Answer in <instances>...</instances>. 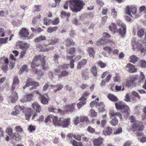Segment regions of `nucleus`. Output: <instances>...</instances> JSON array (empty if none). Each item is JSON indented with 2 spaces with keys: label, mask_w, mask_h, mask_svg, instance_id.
I'll return each instance as SVG.
<instances>
[{
  "label": "nucleus",
  "mask_w": 146,
  "mask_h": 146,
  "mask_svg": "<svg viewBox=\"0 0 146 146\" xmlns=\"http://www.w3.org/2000/svg\"><path fill=\"white\" fill-rule=\"evenodd\" d=\"M10 58L9 63L11 64V66H14V62L16 60L15 58L14 57V56L13 55H11Z\"/></svg>",
  "instance_id": "nucleus-40"
},
{
  "label": "nucleus",
  "mask_w": 146,
  "mask_h": 146,
  "mask_svg": "<svg viewBox=\"0 0 146 146\" xmlns=\"http://www.w3.org/2000/svg\"><path fill=\"white\" fill-rule=\"evenodd\" d=\"M19 83V80L17 76H15L14 77L13 79V83L12 85V90H14L15 89V86L18 84Z\"/></svg>",
  "instance_id": "nucleus-21"
},
{
  "label": "nucleus",
  "mask_w": 146,
  "mask_h": 146,
  "mask_svg": "<svg viewBox=\"0 0 146 146\" xmlns=\"http://www.w3.org/2000/svg\"><path fill=\"white\" fill-rule=\"evenodd\" d=\"M109 28L111 31L114 33H115L117 31L116 25L114 23H112L109 26Z\"/></svg>",
  "instance_id": "nucleus-23"
},
{
  "label": "nucleus",
  "mask_w": 146,
  "mask_h": 146,
  "mask_svg": "<svg viewBox=\"0 0 146 146\" xmlns=\"http://www.w3.org/2000/svg\"><path fill=\"white\" fill-rule=\"evenodd\" d=\"M67 109L70 111H73L75 110L74 106L73 104L68 106L67 107Z\"/></svg>",
  "instance_id": "nucleus-41"
},
{
  "label": "nucleus",
  "mask_w": 146,
  "mask_h": 146,
  "mask_svg": "<svg viewBox=\"0 0 146 146\" xmlns=\"http://www.w3.org/2000/svg\"><path fill=\"white\" fill-rule=\"evenodd\" d=\"M46 39V37L44 36H41L39 37H37L35 39V42H40L42 41L45 40Z\"/></svg>",
  "instance_id": "nucleus-32"
},
{
  "label": "nucleus",
  "mask_w": 146,
  "mask_h": 146,
  "mask_svg": "<svg viewBox=\"0 0 146 146\" xmlns=\"http://www.w3.org/2000/svg\"><path fill=\"white\" fill-rule=\"evenodd\" d=\"M8 39V37L0 38V43L5 44L7 43Z\"/></svg>",
  "instance_id": "nucleus-50"
},
{
  "label": "nucleus",
  "mask_w": 146,
  "mask_h": 146,
  "mask_svg": "<svg viewBox=\"0 0 146 146\" xmlns=\"http://www.w3.org/2000/svg\"><path fill=\"white\" fill-rule=\"evenodd\" d=\"M24 109V106H21L19 105H17L16 106L14 110L11 113L14 115H16L19 114L20 111Z\"/></svg>",
  "instance_id": "nucleus-9"
},
{
  "label": "nucleus",
  "mask_w": 146,
  "mask_h": 146,
  "mask_svg": "<svg viewBox=\"0 0 146 146\" xmlns=\"http://www.w3.org/2000/svg\"><path fill=\"white\" fill-rule=\"evenodd\" d=\"M73 56H68L67 57V60H70V67L71 68H74V60L72 59Z\"/></svg>",
  "instance_id": "nucleus-31"
},
{
  "label": "nucleus",
  "mask_w": 146,
  "mask_h": 146,
  "mask_svg": "<svg viewBox=\"0 0 146 146\" xmlns=\"http://www.w3.org/2000/svg\"><path fill=\"white\" fill-rule=\"evenodd\" d=\"M103 140L102 138L98 137L94 139L93 142L95 146H100L103 143Z\"/></svg>",
  "instance_id": "nucleus-12"
},
{
  "label": "nucleus",
  "mask_w": 146,
  "mask_h": 146,
  "mask_svg": "<svg viewBox=\"0 0 146 146\" xmlns=\"http://www.w3.org/2000/svg\"><path fill=\"white\" fill-rule=\"evenodd\" d=\"M12 138L16 141L19 140L21 138V136L17 133H13L12 135Z\"/></svg>",
  "instance_id": "nucleus-29"
},
{
  "label": "nucleus",
  "mask_w": 146,
  "mask_h": 146,
  "mask_svg": "<svg viewBox=\"0 0 146 146\" xmlns=\"http://www.w3.org/2000/svg\"><path fill=\"white\" fill-rule=\"evenodd\" d=\"M110 123L112 125L115 126L118 123V120L116 118H114L110 121Z\"/></svg>",
  "instance_id": "nucleus-43"
},
{
  "label": "nucleus",
  "mask_w": 146,
  "mask_h": 146,
  "mask_svg": "<svg viewBox=\"0 0 146 146\" xmlns=\"http://www.w3.org/2000/svg\"><path fill=\"white\" fill-rule=\"evenodd\" d=\"M99 99L98 98H97L94 101L90 103V106L92 108L96 106L98 108V105H97V102H98L99 101Z\"/></svg>",
  "instance_id": "nucleus-37"
},
{
  "label": "nucleus",
  "mask_w": 146,
  "mask_h": 146,
  "mask_svg": "<svg viewBox=\"0 0 146 146\" xmlns=\"http://www.w3.org/2000/svg\"><path fill=\"white\" fill-rule=\"evenodd\" d=\"M46 57H41L40 55L36 56L33 60L31 64V67L33 69H34L39 65L38 64L40 63L42 65V69L43 70L48 69V67L45 66L44 58Z\"/></svg>",
  "instance_id": "nucleus-2"
},
{
  "label": "nucleus",
  "mask_w": 146,
  "mask_h": 146,
  "mask_svg": "<svg viewBox=\"0 0 146 146\" xmlns=\"http://www.w3.org/2000/svg\"><path fill=\"white\" fill-rule=\"evenodd\" d=\"M68 75V72L66 71H63L59 75V78H61L63 77H66Z\"/></svg>",
  "instance_id": "nucleus-39"
},
{
  "label": "nucleus",
  "mask_w": 146,
  "mask_h": 146,
  "mask_svg": "<svg viewBox=\"0 0 146 146\" xmlns=\"http://www.w3.org/2000/svg\"><path fill=\"white\" fill-rule=\"evenodd\" d=\"M137 12V9L135 7H127L126 8V14L131 16V12L133 15H135Z\"/></svg>",
  "instance_id": "nucleus-10"
},
{
  "label": "nucleus",
  "mask_w": 146,
  "mask_h": 146,
  "mask_svg": "<svg viewBox=\"0 0 146 146\" xmlns=\"http://www.w3.org/2000/svg\"><path fill=\"white\" fill-rule=\"evenodd\" d=\"M134 81L135 80L133 78L130 79L129 80L127 81L126 84V86L128 87L132 86Z\"/></svg>",
  "instance_id": "nucleus-42"
},
{
  "label": "nucleus",
  "mask_w": 146,
  "mask_h": 146,
  "mask_svg": "<svg viewBox=\"0 0 146 146\" xmlns=\"http://www.w3.org/2000/svg\"><path fill=\"white\" fill-rule=\"evenodd\" d=\"M61 15L62 16H66L67 17H69L70 16V13H66V12L62 11L61 12Z\"/></svg>",
  "instance_id": "nucleus-60"
},
{
  "label": "nucleus",
  "mask_w": 146,
  "mask_h": 146,
  "mask_svg": "<svg viewBox=\"0 0 146 146\" xmlns=\"http://www.w3.org/2000/svg\"><path fill=\"white\" fill-rule=\"evenodd\" d=\"M50 86L52 88H56L54 90V92L55 93H56L62 90L63 88V86L60 84H58L55 85V86L51 85Z\"/></svg>",
  "instance_id": "nucleus-15"
},
{
  "label": "nucleus",
  "mask_w": 146,
  "mask_h": 146,
  "mask_svg": "<svg viewBox=\"0 0 146 146\" xmlns=\"http://www.w3.org/2000/svg\"><path fill=\"white\" fill-rule=\"evenodd\" d=\"M127 70L130 73L136 72L137 69L135 68V66L130 63L128 64L126 66Z\"/></svg>",
  "instance_id": "nucleus-11"
},
{
  "label": "nucleus",
  "mask_w": 146,
  "mask_h": 146,
  "mask_svg": "<svg viewBox=\"0 0 146 146\" xmlns=\"http://www.w3.org/2000/svg\"><path fill=\"white\" fill-rule=\"evenodd\" d=\"M48 110L50 112L54 113H57L58 112H62V110L61 109H59L58 110L57 109L52 107L49 108L48 109Z\"/></svg>",
  "instance_id": "nucleus-33"
},
{
  "label": "nucleus",
  "mask_w": 146,
  "mask_h": 146,
  "mask_svg": "<svg viewBox=\"0 0 146 146\" xmlns=\"http://www.w3.org/2000/svg\"><path fill=\"white\" fill-rule=\"evenodd\" d=\"M87 130L88 132L92 134L94 133L95 132V129L91 126H89L87 128Z\"/></svg>",
  "instance_id": "nucleus-47"
},
{
  "label": "nucleus",
  "mask_w": 146,
  "mask_h": 146,
  "mask_svg": "<svg viewBox=\"0 0 146 146\" xmlns=\"http://www.w3.org/2000/svg\"><path fill=\"white\" fill-rule=\"evenodd\" d=\"M35 72L36 74L40 76H42L44 73V72H42L41 70H36Z\"/></svg>",
  "instance_id": "nucleus-55"
},
{
  "label": "nucleus",
  "mask_w": 146,
  "mask_h": 146,
  "mask_svg": "<svg viewBox=\"0 0 146 146\" xmlns=\"http://www.w3.org/2000/svg\"><path fill=\"white\" fill-rule=\"evenodd\" d=\"M52 115L48 116L45 120V122L46 123L49 122H51V119H52Z\"/></svg>",
  "instance_id": "nucleus-54"
},
{
  "label": "nucleus",
  "mask_w": 146,
  "mask_h": 146,
  "mask_svg": "<svg viewBox=\"0 0 146 146\" xmlns=\"http://www.w3.org/2000/svg\"><path fill=\"white\" fill-rule=\"evenodd\" d=\"M108 98L109 99L112 101L116 102L117 100V98L113 94H110L108 96Z\"/></svg>",
  "instance_id": "nucleus-27"
},
{
  "label": "nucleus",
  "mask_w": 146,
  "mask_h": 146,
  "mask_svg": "<svg viewBox=\"0 0 146 146\" xmlns=\"http://www.w3.org/2000/svg\"><path fill=\"white\" fill-rule=\"evenodd\" d=\"M129 62L135 63L137 62L139 60V58L135 55H132L130 57Z\"/></svg>",
  "instance_id": "nucleus-26"
},
{
  "label": "nucleus",
  "mask_w": 146,
  "mask_h": 146,
  "mask_svg": "<svg viewBox=\"0 0 146 146\" xmlns=\"http://www.w3.org/2000/svg\"><path fill=\"white\" fill-rule=\"evenodd\" d=\"M58 29V27L55 26L54 27H49L47 29V32L50 33L54 32Z\"/></svg>",
  "instance_id": "nucleus-35"
},
{
  "label": "nucleus",
  "mask_w": 146,
  "mask_h": 146,
  "mask_svg": "<svg viewBox=\"0 0 146 146\" xmlns=\"http://www.w3.org/2000/svg\"><path fill=\"white\" fill-rule=\"evenodd\" d=\"M44 23L45 25H50L52 22V20L48 19L45 17L44 19Z\"/></svg>",
  "instance_id": "nucleus-36"
},
{
  "label": "nucleus",
  "mask_w": 146,
  "mask_h": 146,
  "mask_svg": "<svg viewBox=\"0 0 146 146\" xmlns=\"http://www.w3.org/2000/svg\"><path fill=\"white\" fill-rule=\"evenodd\" d=\"M33 96L32 94L26 95L24 96L23 98L21 99V101L22 102H24L26 101H30L32 99Z\"/></svg>",
  "instance_id": "nucleus-16"
},
{
  "label": "nucleus",
  "mask_w": 146,
  "mask_h": 146,
  "mask_svg": "<svg viewBox=\"0 0 146 146\" xmlns=\"http://www.w3.org/2000/svg\"><path fill=\"white\" fill-rule=\"evenodd\" d=\"M66 42L68 45H74L75 44V43L73 42L72 40H70L69 38H67L66 40Z\"/></svg>",
  "instance_id": "nucleus-53"
},
{
  "label": "nucleus",
  "mask_w": 146,
  "mask_h": 146,
  "mask_svg": "<svg viewBox=\"0 0 146 146\" xmlns=\"http://www.w3.org/2000/svg\"><path fill=\"white\" fill-rule=\"evenodd\" d=\"M112 132V130L111 128L109 127H108L105 129L103 132V134L105 135H109Z\"/></svg>",
  "instance_id": "nucleus-20"
},
{
  "label": "nucleus",
  "mask_w": 146,
  "mask_h": 146,
  "mask_svg": "<svg viewBox=\"0 0 146 146\" xmlns=\"http://www.w3.org/2000/svg\"><path fill=\"white\" fill-rule=\"evenodd\" d=\"M110 115L112 117H115L116 116H117L119 117L120 119H121L122 118L121 115V114L119 112H114L113 111H111L110 113Z\"/></svg>",
  "instance_id": "nucleus-28"
},
{
  "label": "nucleus",
  "mask_w": 146,
  "mask_h": 146,
  "mask_svg": "<svg viewBox=\"0 0 146 146\" xmlns=\"http://www.w3.org/2000/svg\"><path fill=\"white\" fill-rule=\"evenodd\" d=\"M140 64L141 67H146V62L144 60L140 61Z\"/></svg>",
  "instance_id": "nucleus-63"
},
{
  "label": "nucleus",
  "mask_w": 146,
  "mask_h": 146,
  "mask_svg": "<svg viewBox=\"0 0 146 146\" xmlns=\"http://www.w3.org/2000/svg\"><path fill=\"white\" fill-rule=\"evenodd\" d=\"M32 110L31 108H29L28 112L25 114V117L27 120H28L32 114Z\"/></svg>",
  "instance_id": "nucleus-34"
},
{
  "label": "nucleus",
  "mask_w": 146,
  "mask_h": 146,
  "mask_svg": "<svg viewBox=\"0 0 146 146\" xmlns=\"http://www.w3.org/2000/svg\"><path fill=\"white\" fill-rule=\"evenodd\" d=\"M69 65L68 64H65L61 65L59 66V68L56 70V72L57 73L60 72V69H66L68 68Z\"/></svg>",
  "instance_id": "nucleus-22"
},
{
  "label": "nucleus",
  "mask_w": 146,
  "mask_h": 146,
  "mask_svg": "<svg viewBox=\"0 0 146 146\" xmlns=\"http://www.w3.org/2000/svg\"><path fill=\"white\" fill-rule=\"evenodd\" d=\"M138 50L141 51V52H144L146 51V48L145 47L142 46L141 44V46H139Z\"/></svg>",
  "instance_id": "nucleus-56"
},
{
  "label": "nucleus",
  "mask_w": 146,
  "mask_h": 146,
  "mask_svg": "<svg viewBox=\"0 0 146 146\" xmlns=\"http://www.w3.org/2000/svg\"><path fill=\"white\" fill-rule=\"evenodd\" d=\"M144 128L142 123L139 121H136L132 125L131 129L134 131L137 136H140L142 135L141 132Z\"/></svg>",
  "instance_id": "nucleus-3"
},
{
  "label": "nucleus",
  "mask_w": 146,
  "mask_h": 146,
  "mask_svg": "<svg viewBox=\"0 0 146 146\" xmlns=\"http://www.w3.org/2000/svg\"><path fill=\"white\" fill-rule=\"evenodd\" d=\"M20 36L23 37H26L28 36L29 35V33L25 28H23L21 31L19 33Z\"/></svg>",
  "instance_id": "nucleus-14"
},
{
  "label": "nucleus",
  "mask_w": 146,
  "mask_h": 146,
  "mask_svg": "<svg viewBox=\"0 0 146 146\" xmlns=\"http://www.w3.org/2000/svg\"><path fill=\"white\" fill-rule=\"evenodd\" d=\"M40 98L41 100V102L43 104H47L48 103V100L46 97L44 95L40 94Z\"/></svg>",
  "instance_id": "nucleus-18"
},
{
  "label": "nucleus",
  "mask_w": 146,
  "mask_h": 146,
  "mask_svg": "<svg viewBox=\"0 0 146 146\" xmlns=\"http://www.w3.org/2000/svg\"><path fill=\"white\" fill-rule=\"evenodd\" d=\"M32 107L36 111V112H40L41 111V107L40 105L37 103L33 104Z\"/></svg>",
  "instance_id": "nucleus-17"
},
{
  "label": "nucleus",
  "mask_w": 146,
  "mask_h": 146,
  "mask_svg": "<svg viewBox=\"0 0 146 146\" xmlns=\"http://www.w3.org/2000/svg\"><path fill=\"white\" fill-rule=\"evenodd\" d=\"M70 118L69 117L67 119L62 118L61 126L63 127H67L70 125Z\"/></svg>",
  "instance_id": "nucleus-13"
},
{
  "label": "nucleus",
  "mask_w": 146,
  "mask_h": 146,
  "mask_svg": "<svg viewBox=\"0 0 146 146\" xmlns=\"http://www.w3.org/2000/svg\"><path fill=\"white\" fill-rule=\"evenodd\" d=\"M122 87L123 88H122V87L121 86H117L116 85L115 86V90L117 91H119L121 90V91H123L124 90V89L123 86H122Z\"/></svg>",
  "instance_id": "nucleus-59"
},
{
  "label": "nucleus",
  "mask_w": 146,
  "mask_h": 146,
  "mask_svg": "<svg viewBox=\"0 0 146 146\" xmlns=\"http://www.w3.org/2000/svg\"><path fill=\"white\" fill-rule=\"evenodd\" d=\"M71 10L74 12L80 11L83 7V2L80 0H70L68 2H66L64 6L65 9H68V4Z\"/></svg>",
  "instance_id": "nucleus-1"
},
{
  "label": "nucleus",
  "mask_w": 146,
  "mask_h": 146,
  "mask_svg": "<svg viewBox=\"0 0 146 146\" xmlns=\"http://www.w3.org/2000/svg\"><path fill=\"white\" fill-rule=\"evenodd\" d=\"M15 129L18 132H22L23 131V129L20 126H16Z\"/></svg>",
  "instance_id": "nucleus-64"
},
{
  "label": "nucleus",
  "mask_w": 146,
  "mask_h": 146,
  "mask_svg": "<svg viewBox=\"0 0 146 146\" xmlns=\"http://www.w3.org/2000/svg\"><path fill=\"white\" fill-rule=\"evenodd\" d=\"M82 77L84 80H86L88 78V76L87 72L84 71L83 70L82 72Z\"/></svg>",
  "instance_id": "nucleus-38"
},
{
  "label": "nucleus",
  "mask_w": 146,
  "mask_h": 146,
  "mask_svg": "<svg viewBox=\"0 0 146 146\" xmlns=\"http://www.w3.org/2000/svg\"><path fill=\"white\" fill-rule=\"evenodd\" d=\"M49 44L53 45L59 42V39L57 38H54L49 40Z\"/></svg>",
  "instance_id": "nucleus-30"
},
{
  "label": "nucleus",
  "mask_w": 146,
  "mask_h": 146,
  "mask_svg": "<svg viewBox=\"0 0 146 146\" xmlns=\"http://www.w3.org/2000/svg\"><path fill=\"white\" fill-rule=\"evenodd\" d=\"M92 73L93 75L95 77H96L97 75V69L95 66H93L91 69Z\"/></svg>",
  "instance_id": "nucleus-44"
},
{
  "label": "nucleus",
  "mask_w": 146,
  "mask_h": 146,
  "mask_svg": "<svg viewBox=\"0 0 146 146\" xmlns=\"http://www.w3.org/2000/svg\"><path fill=\"white\" fill-rule=\"evenodd\" d=\"M7 133L10 136L13 135V129L11 128H8L7 129Z\"/></svg>",
  "instance_id": "nucleus-61"
},
{
  "label": "nucleus",
  "mask_w": 146,
  "mask_h": 146,
  "mask_svg": "<svg viewBox=\"0 0 146 146\" xmlns=\"http://www.w3.org/2000/svg\"><path fill=\"white\" fill-rule=\"evenodd\" d=\"M105 42V39L103 38L97 40L96 42V44L98 45H101L104 44Z\"/></svg>",
  "instance_id": "nucleus-45"
},
{
  "label": "nucleus",
  "mask_w": 146,
  "mask_h": 146,
  "mask_svg": "<svg viewBox=\"0 0 146 146\" xmlns=\"http://www.w3.org/2000/svg\"><path fill=\"white\" fill-rule=\"evenodd\" d=\"M103 49L104 50L108 52V54H110L112 50V49L111 47L109 46H106Z\"/></svg>",
  "instance_id": "nucleus-46"
},
{
  "label": "nucleus",
  "mask_w": 146,
  "mask_h": 146,
  "mask_svg": "<svg viewBox=\"0 0 146 146\" xmlns=\"http://www.w3.org/2000/svg\"><path fill=\"white\" fill-rule=\"evenodd\" d=\"M115 105L117 109L121 110L122 112L125 113V117H127L129 114L128 107L121 102L115 103Z\"/></svg>",
  "instance_id": "nucleus-4"
},
{
  "label": "nucleus",
  "mask_w": 146,
  "mask_h": 146,
  "mask_svg": "<svg viewBox=\"0 0 146 146\" xmlns=\"http://www.w3.org/2000/svg\"><path fill=\"white\" fill-rule=\"evenodd\" d=\"M58 118L52 115V120L54 125H57L58 124L56 122Z\"/></svg>",
  "instance_id": "nucleus-48"
},
{
  "label": "nucleus",
  "mask_w": 146,
  "mask_h": 146,
  "mask_svg": "<svg viewBox=\"0 0 146 146\" xmlns=\"http://www.w3.org/2000/svg\"><path fill=\"white\" fill-rule=\"evenodd\" d=\"M80 121L81 122H88L89 121L88 118L86 117H82L80 118Z\"/></svg>",
  "instance_id": "nucleus-57"
},
{
  "label": "nucleus",
  "mask_w": 146,
  "mask_h": 146,
  "mask_svg": "<svg viewBox=\"0 0 146 146\" xmlns=\"http://www.w3.org/2000/svg\"><path fill=\"white\" fill-rule=\"evenodd\" d=\"M33 85L35 86H38L39 85L37 82H34L33 80L31 78H28L27 79V82L25 85L23 86V89H25L27 87H29L30 86Z\"/></svg>",
  "instance_id": "nucleus-7"
},
{
  "label": "nucleus",
  "mask_w": 146,
  "mask_h": 146,
  "mask_svg": "<svg viewBox=\"0 0 146 146\" xmlns=\"http://www.w3.org/2000/svg\"><path fill=\"white\" fill-rule=\"evenodd\" d=\"M107 18L108 17L106 16H104L102 17V21L100 24H101L102 25H104L106 22Z\"/></svg>",
  "instance_id": "nucleus-58"
},
{
  "label": "nucleus",
  "mask_w": 146,
  "mask_h": 146,
  "mask_svg": "<svg viewBox=\"0 0 146 146\" xmlns=\"http://www.w3.org/2000/svg\"><path fill=\"white\" fill-rule=\"evenodd\" d=\"M87 51L89 53V56L90 57H92L94 58V55L95 52L93 48L91 47H89L87 50Z\"/></svg>",
  "instance_id": "nucleus-24"
},
{
  "label": "nucleus",
  "mask_w": 146,
  "mask_h": 146,
  "mask_svg": "<svg viewBox=\"0 0 146 146\" xmlns=\"http://www.w3.org/2000/svg\"><path fill=\"white\" fill-rule=\"evenodd\" d=\"M18 96L17 93L15 91L12 92L9 97V100L13 103H15L18 100Z\"/></svg>",
  "instance_id": "nucleus-8"
},
{
  "label": "nucleus",
  "mask_w": 146,
  "mask_h": 146,
  "mask_svg": "<svg viewBox=\"0 0 146 146\" xmlns=\"http://www.w3.org/2000/svg\"><path fill=\"white\" fill-rule=\"evenodd\" d=\"M145 32L144 31L141 29H139L138 32V36L140 37L143 36Z\"/></svg>",
  "instance_id": "nucleus-51"
},
{
  "label": "nucleus",
  "mask_w": 146,
  "mask_h": 146,
  "mask_svg": "<svg viewBox=\"0 0 146 146\" xmlns=\"http://www.w3.org/2000/svg\"><path fill=\"white\" fill-rule=\"evenodd\" d=\"M86 62L87 61L86 59L82 60L78 63L77 66V68L78 69L81 68L83 65L86 64Z\"/></svg>",
  "instance_id": "nucleus-25"
},
{
  "label": "nucleus",
  "mask_w": 146,
  "mask_h": 146,
  "mask_svg": "<svg viewBox=\"0 0 146 146\" xmlns=\"http://www.w3.org/2000/svg\"><path fill=\"white\" fill-rule=\"evenodd\" d=\"M115 77L114 78V81L115 82H120V77L117 74H115Z\"/></svg>",
  "instance_id": "nucleus-52"
},
{
  "label": "nucleus",
  "mask_w": 146,
  "mask_h": 146,
  "mask_svg": "<svg viewBox=\"0 0 146 146\" xmlns=\"http://www.w3.org/2000/svg\"><path fill=\"white\" fill-rule=\"evenodd\" d=\"M117 23L119 27L117 32H118L121 36L125 34L126 32V27L125 24L120 21H117Z\"/></svg>",
  "instance_id": "nucleus-5"
},
{
  "label": "nucleus",
  "mask_w": 146,
  "mask_h": 146,
  "mask_svg": "<svg viewBox=\"0 0 146 146\" xmlns=\"http://www.w3.org/2000/svg\"><path fill=\"white\" fill-rule=\"evenodd\" d=\"M90 94V93L88 92H86L83 94L82 96L80 99V100L81 101L77 104V106L78 108H80L85 104L86 102L85 101L87 99V96Z\"/></svg>",
  "instance_id": "nucleus-6"
},
{
  "label": "nucleus",
  "mask_w": 146,
  "mask_h": 146,
  "mask_svg": "<svg viewBox=\"0 0 146 146\" xmlns=\"http://www.w3.org/2000/svg\"><path fill=\"white\" fill-rule=\"evenodd\" d=\"M72 23L76 25H79L81 24L80 22H78V21L75 19H73Z\"/></svg>",
  "instance_id": "nucleus-62"
},
{
  "label": "nucleus",
  "mask_w": 146,
  "mask_h": 146,
  "mask_svg": "<svg viewBox=\"0 0 146 146\" xmlns=\"http://www.w3.org/2000/svg\"><path fill=\"white\" fill-rule=\"evenodd\" d=\"M133 48L135 49L139 48V47L141 46V43L138 42H136L134 39H132V42Z\"/></svg>",
  "instance_id": "nucleus-19"
},
{
  "label": "nucleus",
  "mask_w": 146,
  "mask_h": 146,
  "mask_svg": "<svg viewBox=\"0 0 146 146\" xmlns=\"http://www.w3.org/2000/svg\"><path fill=\"white\" fill-rule=\"evenodd\" d=\"M28 66L26 65H23L21 68L20 71V73L21 74L23 73V72L27 68Z\"/></svg>",
  "instance_id": "nucleus-49"
}]
</instances>
